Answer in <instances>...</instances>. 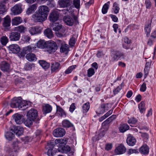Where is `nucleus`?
Returning <instances> with one entry per match:
<instances>
[{"label":"nucleus","mask_w":156,"mask_h":156,"mask_svg":"<svg viewBox=\"0 0 156 156\" xmlns=\"http://www.w3.org/2000/svg\"><path fill=\"white\" fill-rule=\"evenodd\" d=\"M68 142L66 138L57 139L55 141L56 145L58 147V151L62 153H67L70 151V147L68 145L65 146Z\"/></svg>","instance_id":"nucleus-1"},{"label":"nucleus","mask_w":156,"mask_h":156,"mask_svg":"<svg viewBox=\"0 0 156 156\" xmlns=\"http://www.w3.org/2000/svg\"><path fill=\"white\" fill-rule=\"evenodd\" d=\"M57 49V44L55 42L52 41L47 42V45L45 50L49 54L53 53Z\"/></svg>","instance_id":"nucleus-2"},{"label":"nucleus","mask_w":156,"mask_h":156,"mask_svg":"<svg viewBox=\"0 0 156 156\" xmlns=\"http://www.w3.org/2000/svg\"><path fill=\"white\" fill-rule=\"evenodd\" d=\"M111 107V105L109 103L102 104L98 109L96 112L99 114H102L108 111Z\"/></svg>","instance_id":"nucleus-3"},{"label":"nucleus","mask_w":156,"mask_h":156,"mask_svg":"<svg viewBox=\"0 0 156 156\" xmlns=\"http://www.w3.org/2000/svg\"><path fill=\"white\" fill-rule=\"evenodd\" d=\"M42 30V28L39 26H36L29 27L28 31L32 35L40 34Z\"/></svg>","instance_id":"nucleus-4"},{"label":"nucleus","mask_w":156,"mask_h":156,"mask_svg":"<svg viewBox=\"0 0 156 156\" xmlns=\"http://www.w3.org/2000/svg\"><path fill=\"white\" fill-rule=\"evenodd\" d=\"M53 28L54 30L58 32V33L57 34V36L58 37H61L63 36V33H64L65 30L62 27V25L58 24L55 26H53Z\"/></svg>","instance_id":"nucleus-5"},{"label":"nucleus","mask_w":156,"mask_h":156,"mask_svg":"<svg viewBox=\"0 0 156 156\" xmlns=\"http://www.w3.org/2000/svg\"><path fill=\"white\" fill-rule=\"evenodd\" d=\"M27 116L28 118L34 120L37 117V112L35 109H31L27 112Z\"/></svg>","instance_id":"nucleus-6"},{"label":"nucleus","mask_w":156,"mask_h":156,"mask_svg":"<svg viewBox=\"0 0 156 156\" xmlns=\"http://www.w3.org/2000/svg\"><path fill=\"white\" fill-rule=\"evenodd\" d=\"M32 18L35 21L40 22L45 21L47 19L42 14L38 12L32 15Z\"/></svg>","instance_id":"nucleus-7"},{"label":"nucleus","mask_w":156,"mask_h":156,"mask_svg":"<svg viewBox=\"0 0 156 156\" xmlns=\"http://www.w3.org/2000/svg\"><path fill=\"white\" fill-rule=\"evenodd\" d=\"M36 47L32 46H28L23 48V51L21 53V56L24 57L26 54L29 52H34L36 50Z\"/></svg>","instance_id":"nucleus-8"},{"label":"nucleus","mask_w":156,"mask_h":156,"mask_svg":"<svg viewBox=\"0 0 156 156\" xmlns=\"http://www.w3.org/2000/svg\"><path fill=\"white\" fill-rule=\"evenodd\" d=\"M11 10L12 14L14 15L21 13L22 11L21 5L20 4H16L12 8Z\"/></svg>","instance_id":"nucleus-9"},{"label":"nucleus","mask_w":156,"mask_h":156,"mask_svg":"<svg viewBox=\"0 0 156 156\" xmlns=\"http://www.w3.org/2000/svg\"><path fill=\"white\" fill-rule=\"evenodd\" d=\"M65 130L62 128H57L53 132V135L56 137H62L65 134Z\"/></svg>","instance_id":"nucleus-10"},{"label":"nucleus","mask_w":156,"mask_h":156,"mask_svg":"<svg viewBox=\"0 0 156 156\" xmlns=\"http://www.w3.org/2000/svg\"><path fill=\"white\" fill-rule=\"evenodd\" d=\"M58 44L61 45L60 48V52L61 53L67 52L69 51L68 45L65 43V42L61 40H58Z\"/></svg>","instance_id":"nucleus-11"},{"label":"nucleus","mask_w":156,"mask_h":156,"mask_svg":"<svg viewBox=\"0 0 156 156\" xmlns=\"http://www.w3.org/2000/svg\"><path fill=\"white\" fill-rule=\"evenodd\" d=\"M49 11L48 8L45 5H42L39 6L38 8V12L42 14L46 18Z\"/></svg>","instance_id":"nucleus-12"},{"label":"nucleus","mask_w":156,"mask_h":156,"mask_svg":"<svg viewBox=\"0 0 156 156\" xmlns=\"http://www.w3.org/2000/svg\"><path fill=\"white\" fill-rule=\"evenodd\" d=\"M63 21L66 25L69 26H72L76 21V18H72L69 16H65L63 18Z\"/></svg>","instance_id":"nucleus-13"},{"label":"nucleus","mask_w":156,"mask_h":156,"mask_svg":"<svg viewBox=\"0 0 156 156\" xmlns=\"http://www.w3.org/2000/svg\"><path fill=\"white\" fill-rule=\"evenodd\" d=\"M30 105V102L24 100H22L21 98V101L19 103L18 108L21 110H25L27 109Z\"/></svg>","instance_id":"nucleus-14"},{"label":"nucleus","mask_w":156,"mask_h":156,"mask_svg":"<svg viewBox=\"0 0 156 156\" xmlns=\"http://www.w3.org/2000/svg\"><path fill=\"white\" fill-rule=\"evenodd\" d=\"M20 37V33L17 32L11 33L9 36V38L11 41H17L19 40Z\"/></svg>","instance_id":"nucleus-15"},{"label":"nucleus","mask_w":156,"mask_h":156,"mask_svg":"<svg viewBox=\"0 0 156 156\" xmlns=\"http://www.w3.org/2000/svg\"><path fill=\"white\" fill-rule=\"evenodd\" d=\"M21 101V98H14L12 101V102L10 104L11 106L13 108H18L19 103Z\"/></svg>","instance_id":"nucleus-16"},{"label":"nucleus","mask_w":156,"mask_h":156,"mask_svg":"<svg viewBox=\"0 0 156 156\" xmlns=\"http://www.w3.org/2000/svg\"><path fill=\"white\" fill-rule=\"evenodd\" d=\"M112 56L114 60L117 61L119 58H124V55L119 51H115L113 53Z\"/></svg>","instance_id":"nucleus-17"},{"label":"nucleus","mask_w":156,"mask_h":156,"mask_svg":"<svg viewBox=\"0 0 156 156\" xmlns=\"http://www.w3.org/2000/svg\"><path fill=\"white\" fill-rule=\"evenodd\" d=\"M58 17L59 13L58 12L54 11L51 13L49 18L50 21L54 22L58 20Z\"/></svg>","instance_id":"nucleus-18"},{"label":"nucleus","mask_w":156,"mask_h":156,"mask_svg":"<svg viewBox=\"0 0 156 156\" xmlns=\"http://www.w3.org/2000/svg\"><path fill=\"white\" fill-rule=\"evenodd\" d=\"M126 149L122 144H120L115 150V152L117 154H122L124 153L126 151Z\"/></svg>","instance_id":"nucleus-19"},{"label":"nucleus","mask_w":156,"mask_h":156,"mask_svg":"<svg viewBox=\"0 0 156 156\" xmlns=\"http://www.w3.org/2000/svg\"><path fill=\"white\" fill-rule=\"evenodd\" d=\"M9 50L13 53H18L20 50V47L16 44H12L8 47Z\"/></svg>","instance_id":"nucleus-20"},{"label":"nucleus","mask_w":156,"mask_h":156,"mask_svg":"<svg viewBox=\"0 0 156 156\" xmlns=\"http://www.w3.org/2000/svg\"><path fill=\"white\" fill-rule=\"evenodd\" d=\"M0 68L3 71L8 72L10 70V65L6 62H2L0 64Z\"/></svg>","instance_id":"nucleus-21"},{"label":"nucleus","mask_w":156,"mask_h":156,"mask_svg":"<svg viewBox=\"0 0 156 156\" xmlns=\"http://www.w3.org/2000/svg\"><path fill=\"white\" fill-rule=\"evenodd\" d=\"M13 119L16 124H20L22 122L23 115L19 114L16 113L14 114L13 116Z\"/></svg>","instance_id":"nucleus-22"},{"label":"nucleus","mask_w":156,"mask_h":156,"mask_svg":"<svg viewBox=\"0 0 156 156\" xmlns=\"http://www.w3.org/2000/svg\"><path fill=\"white\" fill-rule=\"evenodd\" d=\"M58 3L60 7L65 8L70 6L72 4V2L69 1L68 0H59Z\"/></svg>","instance_id":"nucleus-23"},{"label":"nucleus","mask_w":156,"mask_h":156,"mask_svg":"<svg viewBox=\"0 0 156 156\" xmlns=\"http://www.w3.org/2000/svg\"><path fill=\"white\" fill-rule=\"evenodd\" d=\"M136 140L135 138L130 134L128 135L126 140L127 144L130 146H133L136 144Z\"/></svg>","instance_id":"nucleus-24"},{"label":"nucleus","mask_w":156,"mask_h":156,"mask_svg":"<svg viewBox=\"0 0 156 156\" xmlns=\"http://www.w3.org/2000/svg\"><path fill=\"white\" fill-rule=\"evenodd\" d=\"M11 19L9 16H6L4 18L3 23V26L5 29H8L10 25Z\"/></svg>","instance_id":"nucleus-25"},{"label":"nucleus","mask_w":156,"mask_h":156,"mask_svg":"<svg viewBox=\"0 0 156 156\" xmlns=\"http://www.w3.org/2000/svg\"><path fill=\"white\" fill-rule=\"evenodd\" d=\"M13 131L17 136H20L23 134V129L22 127L18 126L14 128Z\"/></svg>","instance_id":"nucleus-26"},{"label":"nucleus","mask_w":156,"mask_h":156,"mask_svg":"<svg viewBox=\"0 0 156 156\" xmlns=\"http://www.w3.org/2000/svg\"><path fill=\"white\" fill-rule=\"evenodd\" d=\"M151 21L148 23H146L145 26V31L147 37L149 36L151 31Z\"/></svg>","instance_id":"nucleus-27"},{"label":"nucleus","mask_w":156,"mask_h":156,"mask_svg":"<svg viewBox=\"0 0 156 156\" xmlns=\"http://www.w3.org/2000/svg\"><path fill=\"white\" fill-rule=\"evenodd\" d=\"M22 21V19L20 17H16L12 20V24L13 25H17L21 23Z\"/></svg>","instance_id":"nucleus-28"},{"label":"nucleus","mask_w":156,"mask_h":156,"mask_svg":"<svg viewBox=\"0 0 156 156\" xmlns=\"http://www.w3.org/2000/svg\"><path fill=\"white\" fill-rule=\"evenodd\" d=\"M151 63V61L147 62L146 63L145 67L144 69V75L145 78L147 76L148 74Z\"/></svg>","instance_id":"nucleus-29"},{"label":"nucleus","mask_w":156,"mask_h":156,"mask_svg":"<svg viewBox=\"0 0 156 156\" xmlns=\"http://www.w3.org/2000/svg\"><path fill=\"white\" fill-rule=\"evenodd\" d=\"M8 2V0H3L0 4V14H2L6 12V9L4 4Z\"/></svg>","instance_id":"nucleus-30"},{"label":"nucleus","mask_w":156,"mask_h":156,"mask_svg":"<svg viewBox=\"0 0 156 156\" xmlns=\"http://www.w3.org/2000/svg\"><path fill=\"white\" fill-rule=\"evenodd\" d=\"M47 45V42L44 40H40L37 43V46L39 48L45 49Z\"/></svg>","instance_id":"nucleus-31"},{"label":"nucleus","mask_w":156,"mask_h":156,"mask_svg":"<svg viewBox=\"0 0 156 156\" xmlns=\"http://www.w3.org/2000/svg\"><path fill=\"white\" fill-rule=\"evenodd\" d=\"M37 6L35 4H33L29 6L27 9L26 13L27 14H30L34 12L37 9Z\"/></svg>","instance_id":"nucleus-32"},{"label":"nucleus","mask_w":156,"mask_h":156,"mask_svg":"<svg viewBox=\"0 0 156 156\" xmlns=\"http://www.w3.org/2000/svg\"><path fill=\"white\" fill-rule=\"evenodd\" d=\"M60 64L58 62H55L52 64L51 66V70L52 72L58 70L60 69Z\"/></svg>","instance_id":"nucleus-33"},{"label":"nucleus","mask_w":156,"mask_h":156,"mask_svg":"<svg viewBox=\"0 0 156 156\" xmlns=\"http://www.w3.org/2000/svg\"><path fill=\"white\" fill-rule=\"evenodd\" d=\"M13 132L12 129L9 131L7 132L5 134L6 138L9 140H11L13 139L14 137V134L12 133Z\"/></svg>","instance_id":"nucleus-34"},{"label":"nucleus","mask_w":156,"mask_h":156,"mask_svg":"<svg viewBox=\"0 0 156 156\" xmlns=\"http://www.w3.org/2000/svg\"><path fill=\"white\" fill-rule=\"evenodd\" d=\"M149 148L146 145L142 146L140 149V152L143 154H148Z\"/></svg>","instance_id":"nucleus-35"},{"label":"nucleus","mask_w":156,"mask_h":156,"mask_svg":"<svg viewBox=\"0 0 156 156\" xmlns=\"http://www.w3.org/2000/svg\"><path fill=\"white\" fill-rule=\"evenodd\" d=\"M26 57L28 61H36L37 59V58L35 55L32 53L27 54Z\"/></svg>","instance_id":"nucleus-36"},{"label":"nucleus","mask_w":156,"mask_h":156,"mask_svg":"<svg viewBox=\"0 0 156 156\" xmlns=\"http://www.w3.org/2000/svg\"><path fill=\"white\" fill-rule=\"evenodd\" d=\"M45 35L49 38H51L53 36L52 32L51 29L48 28L44 31Z\"/></svg>","instance_id":"nucleus-37"},{"label":"nucleus","mask_w":156,"mask_h":156,"mask_svg":"<svg viewBox=\"0 0 156 156\" xmlns=\"http://www.w3.org/2000/svg\"><path fill=\"white\" fill-rule=\"evenodd\" d=\"M21 145V143L19 141L17 140L14 142L13 144V147L14 151H17V150L19 149Z\"/></svg>","instance_id":"nucleus-38"},{"label":"nucleus","mask_w":156,"mask_h":156,"mask_svg":"<svg viewBox=\"0 0 156 156\" xmlns=\"http://www.w3.org/2000/svg\"><path fill=\"white\" fill-rule=\"evenodd\" d=\"M39 63L45 69H48L50 66L49 64L44 60H40L39 61Z\"/></svg>","instance_id":"nucleus-39"},{"label":"nucleus","mask_w":156,"mask_h":156,"mask_svg":"<svg viewBox=\"0 0 156 156\" xmlns=\"http://www.w3.org/2000/svg\"><path fill=\"white\" fill-rule=\"evenodd\" d=\"M129 129V126L127 124L121 125L119 128L120 132L121 133H124Z\"/></svg>","instance_id":"nucleus-40"},{"label":"nucleus","mask_w":156,"mask_h":156,"mask_svg":"<svg viewBox=\"0 0 156 156\" xmlns=\"http://www.w3.org/2000/svg\"><path fill=\"white\" fill-rule=\"evenodd\" d=\"M63 126L65 128H69L73 126V124L68 120H64L62 122Z\"/></svg>","instance_id":"nucleus-41"},{"label":"nucleus","mask_w":156,"mask_h":156,"mask_svg":"<svg viewBox=\"0 0 156 156\" xmlns=\"http://www.w3.org/2000/svg\"><path fill=\"white\" fill-rule=\"evenodd\" d=\"M57 112L62 117H65L66 114L64 110L59 107L57 108Z\"/></svg>","instance_id":"nucleus-42"},{"label":"nucleus","mask_w":156,"mask_h":156,"mask_svg":"<svg viewBox=\"0 0 156 156\" xmlns=\"http://www.w3.org/2000/svg\"><path fill=\"white\" fill-rule=\"evenodd\" d=\"M48 147H50L47 151V154L48 156H53L54 153L52 151V149L54 147V146L51 143H48Z\"/></svg>","instance_id":"nucleus-43"},{"label":"nucleus","mask_w":156,"mask_h":156,"mask_svg":"<svg viewBox=\"0 0 156 156\" xmlns=\"http://www.w3.org/2000/svg\"><path fill=\"white\" fill-rule=\"evenodd\" d=\"M51 110V107L48 104H46L43 108V110L45 114L50 112Z\"/></svg>","instance_id":"nucleus-44"},{"label":"nucleus","mask_w":156,"mask_h":156,"mask_svg":"<svg viewBox=\"0 0 156 156\" xmlns=\"http://www.w3.org/2000/svg\"><path fill=\"white\" fill-rule=\"evenodd\" d=\"M138 108L141 113H143L145 111L146 108L145 107V104L144 102L141 101L140 103L138 106Z\"/></svg>","instance_id":"nucleus-45"},{"label":"nucleus","mask_w":156,"mask_h":156,"mask_svg":"<svg viewBox=\"0 0 156 156\" xmlns=\"http://www.w3.org/2000/svg\"><path fill=\"white\" fill-rule=\"evenodd\" d=\"M110 2L108 1L107 3H105L103 6L102 9V12L103 14H106L109 7Z\"/></svg>","instance_id":"nucleus-46"},{"label":"nucleus","mask_w":156,"mask_h":156,"mask_svg":"<svg viewBox=\"0 0 156 156\" xmlns=\"http://www.w3.org/2000/svg\"><path fill=\"white\" fill-rule=\"evenodd\" d=\"M112 9L115 14H117L120 9L119 5L116 2H115L113 6Z\"/></svg>","instance_id":"nucleus-47"},{"label":"nucleus","mask_w":156,"mask_h":156,"mask_svg":"<svg viewBox=\"0 0 156 156\" xmlns=\"http://www.w3.org/2000/svg\"><path fill=\"white\" fill-rule=\"evenodd\" d=\"M8 41L9 39L6 36H3L0 38V42L4 46H5Z\"/></svg>","instance_id":"nucleus-48"},{"label":"nucleus","mask_w":156,"mask_h":156,"mask_svg":"<svg viewBox=\"0 0 156 156\" xmlns=\"http://www.w3.org/2000/svg\"><path fill=\"white\" fill-rule=\"evenodd\" d=\"M16 30L20 33H24L26 30V28L23 25H20L16 27Z\"/></svg>","instance_id":"nucleus-49"},{"label":"nucleus","mask_w":156,"mask_h":156,"mask_svg":"<svg viewBox=\"0 0 156 156\" xmlns=\"http://www.w3.org/2000/svg\"><path fill=\"white\" fill-rule=\"evenodd\" d=\"M90 108L89 103L87 102L84 104L82 106L83 110V113H86L89 110Z\"/></svg>","instance_id":"nucleus-50"},{"label":"nucleus","mask_w":156,"mask_h":156,"mask_svg":"<svg viewBox=\"0 0 156 156\" xmlns=\"http://www.w3.org/2000/svg\"><path fill=\"white\" fill-rule=\"evenodd\" d=\"M34 121V120H32L27 117V119L24 122V124L27 126L30 127L32 125L33 122Z\"/></svg>","instance_id":"nucleus-51"},{"label":"nucleus","mask_w":156,"mask_h":156,"mask_svg":"<svg viewBox=\"0 0 156 156\" xmlns=\"http://www.w3.org/2000/svg\"><path fill=\"white\" fill-rule=\"evenodd\" d=\"M60 11H62V13L64 14H68L69 13V14H72L73 13V11L72 10L71 7H70L69 8V9H68V8H67V9H63L62 10H60Z\"/></svg>","instance_id":"nucleus-52"},{"label":"nucleus","mask_w":156,"mask_h":156,"mask_svg":"<svg viewBox=\"0 0 156 156\" xmlns=\"http://www.w3.org/2000/svg\"><path fill=\"white\" fill-rule=\"evenodd\" d=\"M15 152L14 150H13L11 148H8L6 151L7 156H15Z\"/></svg>","instance_id":"nucleus-53"},{"label":"nucleus","mask_w":156,"mask_h":156,"mask_svg":"<svg viewBox=\"0 0 156 156\" xmlns=\"http://www.w3.org/2000/svg\"><path fill=\"white\" fill-rule=\"evenodd\" d=\"M124 86V83L122 82L121 84L119 86H118L116 89L113 90L114 94H118L120 90Z\"/></svg>","instance_id":"nucleus-54"},{"label":"nucleus","mask_w":156,"mask_h":156,"mask_svg":"<svg viewBox=\"0 0 156 156\" xmlns=\"http://www.w3.org/2000/svg\"><path fill=\"white\" fill-rule=\"evenodd\" d=\"M34 66V65L33 64H30L27 63L26 64L24 69L26 70H31Z\"/></svg>","instance_id":"nucleus-55"},{"label":"nucleus","mask_w":156,"mask_h":156,"mask_svg":"<svg viewBox=\"0 0 156 156\" xmlns=\"http://www.w3.org/2000/svg\"><path fill=\"white\" fill-rule=\"evenodd\" d=\"M31 39L30 37L28 35H24L22 37V40L25 43H29V41Z\"/></svg>","instance_id":"nucleus-56"},{"label":"nucleus","mask_w":156,"mask_h":156,"mask_svg":"<svg viewBox=\"0 0 156 156\" xmlns=\"http://www.w3.org/2000/svg\"><path fill=\"white\" fill-rule=\"evenodd\" d=\"M76 67V65H73L70 66L66 70L65 73L67 74L71 73L72 71Z\"/></svg>","instance_id":"nucleus-57"},{"label":"nucleus","mask_w":156,"mask_h":156,"mask_svg":"<svg viewBox=\"0 0 156 156\" xmlns=\"http://www.w3.org/2000/svg\"><path fill=\"white\" fill-rule=\"evenodd\" d=\"M94 73V70L92 68H90L87 71V76L88 77L91 76Z\"/></svg>","instance_id":"nucleus-58"},{"label":"nucleus","mask_w":156,"mask_h":156,"mask_svg":"<svg viewBox=\"0 0 156 156\" xmlns=\"http://www.w3.org/2000/svg\"><path fill=\"white\" fill-rule=\"evenodd\" d=\"M145 4L147 9H149L151 8V4L150 0H145Z\"/></svg>","instance_id":"nucleus-59"},{"label":"nucleus","mask_w":156,"mask_h":156,"mask_svg":"<svg viewBox=\"0 0 156 156\" xmlns=\"http://www.w3.org/2000/svg\"><path fill=\"white\" fill-rule=\"evenodd\" d=\"M73 4L76 8H79L80 6V0H74Z\"/></svg>","instance_id":"nucleus-60"},{"label":"nucleus","mask_w":156,"mask_h":156,"mask_svg":"<svg viewBox=\"0 0 156 156\" xmlns=\"http://www.w3.org/2000/svg\"><path fill=\"white\" fill-rule=\"evenodd\" d=\"M137 122V120L134 118L130 119L128 121V123L129 124H135Z\"/></svg>","instance_id":"nucleus-61"},{"label":"nucleus","mask_w":156,"mask_h":156,"mask_svg":"<svg viewBox=\"0 0 156 156\" xmlns=\"http://www.w3.org/2000/svg\"><path fill=\"white\" fill-rule=\"evenodd\" d=\"M112 120L109 117L108 119H107L106 120H105V121H104L102 123V125L103 126H105L106 124H108L110 122H112Z\"/></svg>","instance_id":"nucleus-62"},{"label":"nucleus","mask_w":156,"mask_h":156,"mask_svg":"<svg viewBox=\"0 0 156 156\" xmlns=\"http://www.w3.org/2000/svg\"><path fill=\"white\" fill-rule=\"evenodd\" d=\"M75 40L74 38H72L70 39L69 41V44L71 46H73L74 45L75 43Z\"/></svg>","instance_id":"nucleus-63"},{"label":"nucleus","mask_w":156,"mask_h":156,"mask_svg":"<svg viewBox=\"0 0 156 156\" xmlns=\"http://www.w3.org/2000/svg\"><path fill=\"white\" fill-rule=\"evenodd\" d=\"M146 84L145 83H143L141 86L140 90L142 92H144L146 90Z\"/></svg>","instance_id":"nucleus-64"}]
</instances>
